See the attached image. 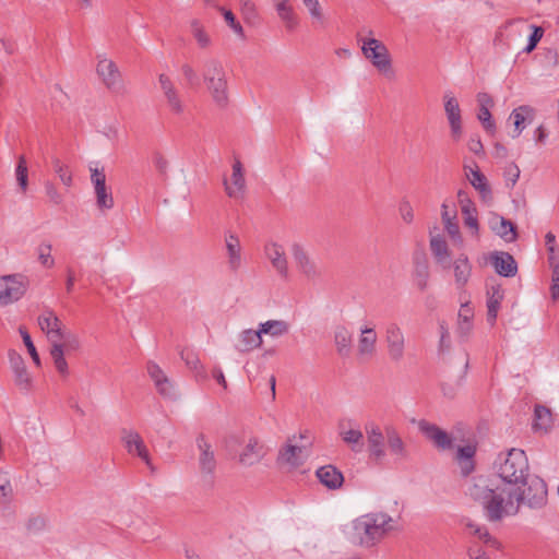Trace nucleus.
Segmentation results:
<instances>
[{"label":"nucleus","instance_id":"1","mask_svg":"<svg viewBox=\"0 0 559 559\" xmlns=\"http://www.w3.org/2000/svg\"><path fill=\"white\" fill-rule=\"evenodd\" d=\"M468 495L483 507L489 522H499L506 516L515 515L520 510L512 490L491 488L484 478H478L469 486Z\"/></svg>","mask_w":559,"mask_h":559},{"label":"nucleus","instance_id":"2","mask_svg":"<svg viewBox=\"0 0 559 559\" xmlns=\"http://www.w3.org/2000/svg\"><path fill=\"white\" fill-rule=\"evenodd\" d=\"M396 521L383 511L362 514L352 522V542L364 548L380 544L395 530Z\"/></svg>","mask_w":559,"mask_h":559},{"label":"nucleus","instance_id":"3","mask_svg":"<svg viewBox=\"0 0 559 559\" xmlns=\"http://www.w3.org/2000/svg\"><path fill=\"white\" fill-rule=\"evenodd\" d=\"M496 466L498 476L509 485L519 486L528 476V460L521 449L513 448L503 457L499 456Z\"/></svg>","mask_w":559,"mask_h":559},{"label":"nucleus","instance_id":"4","mask_svg":"<svg viewBox=\"0 0 559 559\" xmlns=\"http://www.w3.org/2000/svg\"><path fill=\"white\" fill-rule=\"evenodd\" d=\"M357 39L361 43V52L364 57L383 75L389 79L394 78L392 69V59L388 47L379 39L373 37L365 38L358 33Z\"/></svg>","mask_w":559,"mask_h":559},{"label":"nucleus","instance_id":"5","mask_svg":"<svg viewBox=\"0 0 559 559\" xmlns=\"http://www.w3.org/2000/svg\"><path fill=\"white\" fill-rule=\"evenodd\" d=\"M512 492L519 506L525 503L532 509H538L547 502V485L538 476H527L525 483H520Z\"/></svg>","mask_w":559,"mask_h":559},{"label":"nucleus","instance_id":"6","mask_svg":"<svg viewBox=\"0 0 559 559\" xmlns=\"http://www.w3.org/2000/svg\"><path fill=\"white\" fill-rule=\"evenodd\" d=\"M27 281L22 274L5 275L0 278V306L20 300L26 293Z\"/></svg>","mask_w":559,"mask_h":559},{"label":"nucleus","instance_id":"7","mask_svg":"<svg viewBox=\"0 0 559 559\" xmlns=\"http://www.w3.org/2000/svg\"><path fill=\"white\" fill-rule=\"evenodd\" d=\"M365 431L367 436V449L369 459L379 464L381 463L386 453H385V430L382 431L381 428L374 423H368L365 425Z\"/></svg>","mask_w":559,"mask_h":559},{"label":"nucleus","instance_id":"8","mask_svg":"<svg viewBox=\"0 0 559 559\" xmlns=\"http://www.w3.org/2000/svg\"><path fill=\"white\" fill-rule=\"evenodd\" d=\"M38 325L41 331L46 333L51 346L61 344V341L67 338V333L61 320L51 309L44 310V312L38 317Z\"/></svg>","mask_w":559,"mask_h":559},{"label":"nucleus","instance_id":"9","mask_svg":"<svg viewBox=\"0 0 559 559\" xmlns=\"http://www.w3.org/2000/svg\"><path fill=\"white\" fill-rule=\"evenodd\" d=\"M419 431L428 439L436 449L440 451H447L453 449V441L451 435L445 430L441 429L436 424H431L425 419L418 423Z\"/></svg>","mask_w":559,"mask_h":559},{"label":"nucleus","instance_id":"10","mask_svg":"<svg viewBox=\"0 0 559 559\" xmlns=\"http://www.w3.org/2000/svg\"><path fill=\"white\" fill-rule=\"evenodd\" d=\"M385 343L389 358L394 362L401 361L405 354V336L397 323L386 325Z\"/></svg>","mask_w":559,"mask_h":559},{"label":"nucleus","instance_id":"11","mask_svg":"<svg viewBox=\"0 0 559 559\" xmlns=\"http://www.w3.org/2000/svg\"><path fill=\"white\" fill-rule=\"evenodd\" d=\"M444 112L450 126L451 135L454 141H459L463 134L462 115L459 100L451 92L443 95Z\"/></svg>","mask_w":559,"mask_h":559},{"label":"nucleus","instance_id":"12","mask_svg":"<svg viewBox=\"0 0 559 559\" xmlns=\"http://www.w3.org/2000/svg\"><path fill=\"white\" fill-rule=\"evenodd\" d=\"M295 439L296 436L288 438L287 443L278 452L277 461L292 467H299L305 462L307 456L305 452L308 451L311 442H308V444H294L293 441Z\"/></svg>","mask_w":559,"mask_h":559},{"label":"nucleus","instance_id":"13","mask_svg":"<svg viewBox=\"0 0 559 559\" xmlns=\"http://www.w3.org/2000/svg\"><path fill=\"white\" fill-rule=\"evenodd\" d=\"M91 180L95 189L97 207L102 211L112 209L115 202L111 192L107 189L104 169L91 168Z\"/></svg>","mask_w":559,"mask_h":559},{"label":"nucleus","instance_id":"14","mask_svg":"<svg viewBox=\"0 0 559 559\" xmlns=\"http://www.w3.org/2000/svg\"><path fill=\"white\" fill-rule=\"evenodd\" d=\"M158 82L169 110L174 115H182L186 106L171 79L163 73L159 74Z\"/></svg>","mask_w":559,"mask_h":559},{"label":"nucleus","instance_id":"15","mask_svg":"<svg viewBox=\"0 0 559 559\" xmlns=\"http://www.w3.org/2000/svg\"><path fill=\"white\" fill-rule=\"evenodd\" d=\"M9 360L14 373L15 385L24 392H29L33 386V380L27 371L23 357L15 350H10Z\"/></svg>","mask_w":559,"mask_h":559},{"label":"nucleus","instance_id":"16","mask_svg":"<svg viewBox=\"0 0 559 559\" xmlns=\"http://www.w3.org/2000/svg\"><path fill=\"white\" fill-rule=\"evenodd\" d=\"M122 442L128 451V453L132 455H138L140 459H142L145 464L151 468V471H154V466L151 462L148 450L141 438V436L133 430H122Z\"/></svg>","mask_w":559,"mask_h":559},{"label":"nucleus","instance_id":"17","mask_svg":"<svg viewBox=\"0 0 559 559\" xmlns=\"http://www.w3.org/2000/svg\"><path fill=\"white\" fill-rule=\"evenodd\" d=\"M103 83L111 91H118L122 86L121 74L117 64L106 58L100 59L96 68Z\"/></svg>","mask_w":559,"mask_h":559},{"label":"nucleus","instance_id":"18","mask_svg":"<svg viewBox=\"0 0 559 559\" xmlns=\"http://www.w3.org/2000/svg\"><path fill=\"white\" fill-rule=\"evenodd\" d=\"M464 171L469 180L471 185L478 191L480 199L484 202L492 201V190L487 180V177L479 170L476 163H474V167L464 166Z\"/></svg>","mask_w":559,"mask_h":559},{"label":"nucleus","instance_id":"19","mask_svg":"<svg viewBox=\"0 0 559 559\" xmlns=\"http://www.w3.org/2000/svg\"><path fill=\"white\" fill-rule=\"evenodd\" d=\"M292 253L297 267L307 278L314 280L321 276V271L300 245L294 243Z\"/></svg>","mask_w":559,"mask_h":559},{"label":"nucleus","instance_id":"20","mask_svg":"<svg viewBox=\"0 0 559 559\" xmlns=\"http://www.w3.org/2000/svg\"><path fill=\"white\" fill-rule=\"evenodd\" d=\"M197 445L200 450L199 467L202 474L212 476L216 469V459L212 445L205 440L204 435H199Z\"/></svg>","mask_w":559,"mask_h":559},{"label":"nucleus","instance_id":"21","mask_svg":"<svg viewBox=\"0 0 559 559\" xmlns=\"http://www.w3.org/2000/svg\"><path fill=\"white\" fill-rule=\"evenodd\" d=\"M490 262L496 272L503 277H513L518 273V263L512 254L506 251H495L490 255Z\"/></svg>","mask_w":559,"mask_h":559},{"label":"nucleus","instance_id":"22","mask_svg":"<svg viewBox=\"0 0 559 559\" xmlns=\"http://www.w3.org/2000/svg\"><path fill=\"white\" fill-rule=\"evenodd\" d=\"M457 200L464 216V224L473 230V235L478 236L479 225L477 219V210L474 202L464 190H459Z\"/></svg>","mask_w":559,"mask_h":559},{"label":"nucleus","instance_id":"23","mask_svg":"<svg viewBox=\"0 0 559 559\" xmlns=\"http://www.w3.org/2000/svg\"><path fill=\"white\" fill-rule=\"evenodd\" d=\"M385 438L389 451L396 461H406L409 459L407 445L393 426L385 427Z\"/></svg>","mask_w":559,"mask_h":559},{"label":"nucleus","instance_id":"24","mask_svg":"<svg viewBox=\"0 0 559 559\" xmlns=\"http://www.w3.org/2000/svg\"><path fill=\"white\" fill-rule=\"evenodd\" d=\"M316 475L319 481L330 490H337L344 484L343 473L331 464L319 467Z\"/></svg>","mask_w":559,"mask_h":559},{"label":"nucleus","instance_id":"25","mask_svg":"<svg viewBox=\"0 0 559 559\" xmlns=\"http://www.w3.org/2000/svg\"><path fill=\"white\" fill-rule=\"evenodd\" d=\"M490 229L507 242H513L518 238L516 225L503 216L495 215L489 221Z\"/></svg>","mask_w":559,"mask_h":559},{"label":"nucleus","instance_id":"26","mask_svg":"<svg viewBox=\"0 0 559 559\" xmlns=\"http://www.w3.org/2000/svg\"><path fill=\"white\" fill-rule=\"evenodd\" d=\"M264 251L272 266L282 277L286 278L288 275V265L283 247L276 242H271L265 245Z\"/></svg>","mask_w":559,"mask_h":559},{"label":"nucleus","instance_id":"27","mask_svg":"<svg viewBox=\"0 0 559 559\" xmlns=\"http://www.w3.org/2000/svg\"><path fill=\"white\" fill-rule=\"evenodd\" d=\"M264 455V445L259 441L258 438H250L239 454V463L245 466H252L260 462Z\"/></svg>","mask_w":559,"mask_h":559},{"label":"nucleus","instance_id":"28","mask_svg":"<svg viewBox=\"0 0 559 559\" xmlns=\"http://www.w3.org/2000/svg\"><path fill=\"white\" fill-rule=\"evenodd\" d=\"M452 265L455 286L457 289H463L472 276L469 259L466 254L462 253L453 261Z\"/></svg>","mask_w":559,"mask_h":559},{"label":"nucleus","instance_id":"29","mask_svg":"<svg viewBox=\"0 0 559 559\" xmlns=\"http://www.w3.org/2000/svg\"><path fill=\"white\" fill-rule=\"evenodd\" d=\"M146 369H147L148 376L154 381V384H155L158 393L160 395H163L164 397H169L171 395L173 385H171L168 377L160 369V367L154 361H148Z\"/></svg>","mask_w":559,"mask_h":559},{"label":"nucleus","instance_id":"30","mask_svg":"<svg viewBox=\"0 0 559 559\" xmlns=\"http://www.w3.org/2000/svg\"><path fill=\"white\" fill-rule=\"evenodd\" d=\"M476 451L477 445L475 443H468L457 449L455 460L459 462L464 476L469 475L475 469L474 456Z\"/></svg>","mask_w":559,"mask_h":559},{"label":"nucleus","instance_id":"31","mask_svg":"<svg viewBox=\"0 0 559 559\" xmlns=\"http://www.w3.org/2000/svg\"><path fill=\"white\" fill-rule=\"evenodd\" d=\"M503 299V292L500 285H491L487 289V321L495 324L498 311Z\"/></svg>","mask_w":559,"mask_h":559},{"label":"nucleus","instance_id":"32","mask_svg":"<svg viewBox=\"0 0 559 559\" xmlns=\"http://www.w3.org/2000/svg\"><path fill=\"white\" fill-rule=\"evenodd\" d=\"M205 84L214 103L221 108L226 107L228 104L226 78H216L215 80L212 78L210 81H206Z\"/></svg>","mask_w":559,"mask_h":559},{"label":"nucleus","instance_id":"33","mask_svg":"<svg viewBox=\"0 0 559 559\" xmlns=\"http://www.w3.org/2000/svg\"><path fill=\"white\" fill-rule=\"evenodd\" d=\"M233 186H230L227 180H224L225 191L230 198H238L246 186L245 177L242 174V165L239 160H236L233 165V175H231Z\"/></svg>","mask_w":559,"mask_h":559},{"label":"nucleus","instance_id":"34","mask_svg":"<svg viewBox=\"0 0 559 559\" xmlns=\"http://www.w3.org/2000/svg\"><path fill=\"white\" fill-rule=\"evenodd\" d=\"M228 254V267L233 272H237L241 266V247L238 236L229 234L225 238Z\"/></svg>","mask_w":559,"mask_h":559},{"label":"nucleus","instance_id":"35","mask_svg":"<svg viewBox=\"0 0 559 559\" xmlns=\"http://www.w3.org/2000/svg\"><path fill=\"white\" fill-rule=\"evenodd\" d=\"M262 345V336L259 330H243L238 337L236 348L240 353H248Z\"/></svg>","mask_w":559,"mask_h":559},{"label":"nucleus","instance_id":"36","mask_svg":"<svg viewBox=\"0 0 559 559\" xmlns=\"http://www.w3.org/2000/svg\"><path fill=\"white\" fill-rule=\"evenodd\" d=\"M474 309L468 302L462 304L457 314V333L462 337L469 335L473 329Z\"/></svg>","mask_w":559,"mask_h":559},{"label":"nucleus","instance_id":"37","mask_svg":"<svg viewBox=\"0 0 559 559\" xmlns=\"http://www.w3.org/2000/svg\"><path fill=\"white\" fill-rule=\"evenodd\" d=\"M358 340V353L361 356H372L376 352L377 333L373 328H362Z\"/></svg>","mask_w":559,"mask_h":559},{"label":"nucleus","instance_id":"38","mask_svg":"<svg viewBox=\"0 0 559 559\" xmlns=\"http://www.w3.org/2000/svg\"><path fill=\"white\" fill-rule=\"evenodd\" d=\"M414 282L420 292H425L428 287L429 282V264L425 257L415 258V266H414Z\"/></svg>","mask_w":559,"mask_h":559},{"label":"nucleus","instance_id":"39","mask_svg":"<svg viewBox=\"0 0 559 559\" xmlns=\"http://www.w3.org/2000/svg\"><path fill=\"white\" fill-rule=\"evenodd\" d=\"M534 115V109L531 106L523 105L512 110L510 115V119L513 120L514 130L512 133V138H518L522 131L525 129V120L526 118H532Z\"/></svg>","mask_w":559,"mask_h":559},{"label":"nucleus","instance_id":"40","mask_svg":"<svg viewBox=\"0 0 559 559\" xmlns=\"http://www.w3.org/2000/svg\"><path fill=\"white\" fill-rule=\"evenodd\" d=\"M334 343L337 354L347 357L352 348V333L344 325H338L334 331Z\"/></svg>","mask_w":559,"mask_h":559},{"label":"nucleus","instance_id":"41","mask_svg":"<svg viewBox=\"0 0 559 559\" xmlns=\"http://www.w3.org/2000/svg\"><path fill=\"white\" fill-rule=\"evenodd\" d=\"M430 250L436 261L443 267H449L447 263L450 258V251L445 239L441 236H432L430 239Z\"/></svg>","mask_w":559,"mask_h":559},{"label":"nucleus","instance_id":"42","mask_svg":"<svg viewBox=\"0 0 559 559\" xmlns=\"http://www.w3.org/2000/svg\"><path fill=\"white\" fill-rule=\"evenodd\" d=\"M340 436L354 452H360L364 447V435L359 429H345V424H340Z\"/></svg>","mask_w":559,"mask_h":559},{"label":"nucleus","instance_id":"43","mask_svg":"<svg viewBox=\"0 0 559 559\" xmlns=\"http://www.w3.org/2000/svg\"><path fill=\"white\" fill-rule=\"evenodd\" d=\"M441 217L449 236L452 239L461 240L460 227L457 222H455L456 212L455 210L449 211V205L445 202L441 205Z\"/></svg>","mask_w":559,"mask_h":559},{"label":"nucleus","instance_id":"44","mask_svg":"<svg viewBox=\"0 0 559 559\" xmlns=\"http://www.w3.org/2000/svg\"><path fill=\"white\" fill-rule=\"evenodd\" d=\"M552 425L551 411L544 405H536L534 409L533 428L536 431L547 432Z\"/></svg>","mask_w":559,"mask_h":559},{"label":"nucleus","instance_id":"45","mask_svg":"<svg viewBox=\"0 0 559 559\" xmlns=\"http://www.w3.org/2000/svg\"><path fill=\"white\" fill-rule=\"evenodd\" d=\"M276 11L278 16L285 22L288 29H294L297 26L298 21L288 0L278 2L276 4Z\"/></svg>","mask_w":559,"mask_h":559},{"label":"nucleus","instance_id":"46","mask_svg":"<svg viewBox=\"0 0 559 559\" xmlns=\"http://www.w3.org/2000/svg\"><path fill=\"white\" fill-rule=\"evenodd\" d=\"M260 334L281 336L288 332V324L283 320H270L259 325Z\"/></svg>","mask_w":559,"mask_h":559},{"label":"nucleus","instance_id":"47","mask_svg":"<svg viewBox=\"0 0 559 559\" xmlns=\"http://www.w3.org/2000/svg\"><path fill=\"white\" fill-rule=\"evenodd\" d=\"M51 358L53 359V364L58 372L66 377L68 376V362L64 359V350H63V344H57L52 345L50 349Z\"/></svg>","mask_w":559,"mask_h":559},{"label":"nucleus","instance_id":"48","mask_svg":"<svg viewBox=\"0 0 559 559\" xmlns=\"http://www.w3.org/2000/svg\"><path fill=\"white\" fill-rule=\"evenodd\" d=\"M17 183L23 192L26 191L28 185V170L27 163L24 155H21L17 159V165L15 169Z\"/></svg>","mask_w":559,"mask_h":559},{"label":"nucleus","instance_id":"49","mask_svg":"<svg viewBox=\"0 0 559 559\" xmlns=\"http://www.w3.org/2000/svg\"><path fill=\"white\" fill-rule=\"evenodd\" d=\"M225 76L224 69L222 64L217 60H209L204 64L203 70V80L204 82L210 81L212 78L215 80L216 78Z\"/></svg>","mask_w":559,"mask_h":559},{"label":"nucleus","instance_id":"50","mask_svg":"<svg viewBox=\"0 0 559 559\" xmlns=\"http://www.w3.org/2000/svg\"><path fill=\"white\" fill-rule=\"evenodd\" d=\"M52 166H53L55 173L58 175L61 182L66 187H71L72 186V174L69 170V167L67 165H64L59 158L52 159Z\"/></svg>","mask_w":559,"mask_h":559},{"label":"nucleus","instance_id":"51","mask_svg":"<svg viewBox=\"0 0 559 559\" xmlns=\"http://www.w3.org/2000/svg\"><path fill=\"white\" fill-rule=\"evenodd\" d=\"M191 32L201 48H206L210 45V37L198 20L191 22Z\"/></svg>","mask_w":559,"mask_h":559},{"label":"nucleus","instance_id":"52","mask_svg":"<svg viewBox=\"0 0 559 559\" xmlns=\"http://www.w3.org/2000/svg\"><path fill=\"white\" fill-rule=\"evenodd\" d=\"M19 331H20V334H21V336L23 338V343L26 346V348H27V350H28L33 361L35 362L36 366H40V358H39V355H38V353L36 350V347L34 346V343H33V341L31 338L29 333L23 326H21L19 329Z\"/></svg>","mask_w":559,"mask_h":559},{"label":"nucleus","instance_id":"53","mask_svg":"<svg viewBox=\"0 0 559 559\" xmlns=\"http://www.w3.org/2000/svg\"><path fill=\"white\" fill-rule=\"evenodd\" d=\"M38 260L40 263L50 269L55 265V260L51 258V245L50 243H40L38 246Z\"/></svg>","mask_w":559,"mask_h":559},{"label":"nucleus","instance_id":"54","mask_svg":"<svg viewBox=\"0 0 559 559\" xmlns=\"http://www.w3.org/2000/svg\"><path fill=\"white\" fill-rule=\"evenodd\" d=\"M477 118L480 121V123L483 124V128L487 132L493 133L496 131V123L492 119L490 109L478 108Z\"/></svg>","mask_w":559,"mask_h":559},{"label":"nucleus","instance_id":"55","mask_svg":"<svg viewBox=\"0 0 559 559\" xmlns=\"http://www.w3.org/2000/svg\"><path fill=\"white\" fill-rule=\"evenodd\" d=\"M181 72H182L189 86H197L200 84L199 76L190 64H188V63L182 64Z\"/></svg>","mask_w":559,"mask_h":559},{"label":"nucleus","instance_id":"56","mask_svg":"<svg viewBox=\"0 0 559 559\" xmlns=\"http://www.w3.org/2000/svg\"><path fill=\"white\" fill-rule=\"evenodd\" d=\"M302 2L306 5V8L308 9L312 19H314L317 21L323 20L321 5L318 0H302Z\"/></svg>","mask_w":559,"mask_h":559},{"label":"nucleus","instance_id":"57","mask_svg":"<svg viewBox=\"0 0 559 559\" xmlns=\"http://www.w3.org/2000/svg\"><path fill=\"white\" fill-rule=\"evenodd\" d=\"M223 11L226 23L233 28V31L239 36H243V28L239 22L236 21L234 13L229 10L221 9Z\"/></svg>","mask_w":559,"mask_h":559},{"label":"nucleus","instance_id":"58","mask_svg":"<svg viewBox=\"0 0 559 559\" xmlns=\"http://www.w3.org/2000/svg\"><path fill=\"white\" fill-rule=\"evenodd\" d=\"M180 356L181 359L185 360L186 365L191 370H198V368L200 367V359L193 352L183 349L181 350Z\"/></svg>","mask_w":559,"mask_h":559},{"label":"nucleus","instance_id":"59","mask_svg":"<svg viewBox=\"0 0 559 559\" xmlns=\"http://www.w3.org/2000/svg\"><path fill=\"white\" fill-rule=\"evenodd\" d=\"M439 329H440V343L439 348L440 350H448L450 348V333L448 330V326L445 324V321L439 322Z\"/></svg>","mask_w":559,"mask_h":559},{"label":"nucleus","instance_id":"60","mask_svg":"<svg viewBox=\"0 0 559 559\" xmlns=\"http://www.w3.org/2000/svg\"><path fill=\"white\" fill-rule=\"evenodd\" d=\"M520 177V168L516 164L511 163L504 169V178L507 182H511V187H513Z\"/></svg>","mask_w":559,"mask_h":559},{"label":"nucleus","instance_id":"61","mask_svg":"<svg viewBox=\"0 0 559 559\" xmlns=\"http://www.w3.org/2000/svg\"><path fill=\"white\" fill-rule=\"evenodd\" d=\"M45 191H46V194L49 198L50 202H52L56 205H59L62 203L63 197L61 193L58 192V190L53 183L46 182Z\"/></svg>","mask_w":559,"mask_h":559},{"label":"nucleus","instance_id":"62","mask_svg":"<svg viewBox=\"0 0 559 559\" xmlns=\"http://www.w3.org/2000/svg\"><path fill=\"white\" fill-rule=\"evenodd\" d=\"M46 525V521L41 516H34L31 518L26 523V528L28 532L37 533L44 530Z\"/></svg>","mask_w":559,"mask_h":559},{"label":"nucleus","instance_id":"63","mask_svg":"<svg viewBox=\"0 0 559 559\" xmlns=\"http://www.w3.org/2000/svg\"><path fill=\"white\" fill-rule=\"evenodd\" d=\"M550 295L552 300H557L559 298V266L552 270L551 275V286H550Z\"/></svg>","mask_w":559,"mask_h":559},{"label":"nucleus","instance_id":"64","mask_svg":"<svg viewBox=\"0 0 559 559\" xmlns=\"http://www.w3.org/2000/svg\"><path fill=\"white\" fill-rule=\"evenodd\" d=\"M476 99H477L478 108L490 109L491 107H493V104H495L493 99L488 93H485V92L478 93L476 96Z\"/></svg>","mask_w":559,"mask_h":559}]
</instances>
